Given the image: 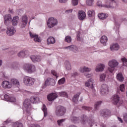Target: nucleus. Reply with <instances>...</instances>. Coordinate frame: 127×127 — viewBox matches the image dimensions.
<instances>
[{"label":"nucleus","instance_id":"f257e3e1","mask_svg":"<svg viewBox=\"0 0 127 127\" xmlns=\"http://www.w3.org/2000/svg\"><path fill=\"white\" fill-rule=\"evenodd\" d=\"M119 95H120V89H118L117 94L112 96V103L114 105L119 104L121 105L124 103V101L120 100V96Z\"/></svg>","mask_w":127,"mask_h":127},{"label":"nucleus","instance_id":"f03ea898","mask_svg":"<svg viewBox=\"0 0 127 127\" xmlns=\"http://www.w3.org/2000/svg\"><path fill=\"white\" fill-rule=\"evenodd\" d=\"M66 113V108L62 106L57 107L55 114L57 117H63Z\"/></svg>","mask_w":127,"mask_h":127},{"label":"nucleus","instance_id":"7ed1b4c3","mask_svg":"<svg viewBox=\"0 0 127 127\" xmlns=\"http://www.w3.org/2000/svg\"><path fill=\"white\" fill-rule=\"evenodd\" d=\"M108 65L110 67L108 68V70L113 73L115 71V68L119 66V62L116 60H112L108 62Z\"/></svg>","mask_w":127,"mask_h":127},{"label":"nucleus","instance_id":"20e7f679","mask_svg":"<svg viewBox=\"0 0 127 127\" xmlns=\"http://www.w3.org/2000/svg\"><path fill=\"white\" fill-rule=\"evenodd\" d=\"M23 83L26 86H32L34 84L35 79L28 76H25L23 78Z\"/></svg>","mask_w":127,"mask_h":127},{"label":"nucleus","instance_id":"39448f33","mask_svg":"<svg viewBox=\"0 0 127 127\" xmlns=\"http://www.w3.org/2000/svg\"><path fill=\"white\" fill-rule=\"evenodd\" d=\"M24 69L27 71V73L31 74L36 71V68L35 65L31 64H28L25 65Z\"/></svg>","mask_w":127,"mask_h":127},{"label":"nucleus","instance_id":"423d86ee","mask_svg":"<svg viewBox=\"0 0 127 127\" xmlns=\"http://www.w3.org/2000/svg\"><path fill=\"white\" fill-rule=\"evenodd\" d=\"M47 24L49 28H52L58 24V21L57 19L51 17L48 20Z\"/></svg>","mask_w":127,"mask_h":127},{"label":"nucleus","instance_id":"0eeeda50","mask_svg":"<svg viewBox=\"0 0 127 127\" xmlns=\"http://www.w3.org/2000/svg\"><path fill=\"white\" fill-rule=\"evenodd\" d=\"M64 49L70 50V51H72L74 53H77V52H79V49L78 48V47H77L75 45H71L70 46L65 47V48H64Z\"/></svg>","mask_w":127,"mask_h":127},{"label":"nucleus","instance_id":"6e6552de","mask_svg":"<svg viewBox=\"0 0 127 127\" xmlns=\"http://www.w3.org/2000/svg\"><path fill=\"white\" fill-rule=\"evenodd\" d=\"M23 105L25 108H26L27 113H29V111H30L31 109V105H30V100L29 99H26L24 101Z\"/></svg>","mask_w":127,"mask_h":127},{"label":"nucleus","instance_id":"1a4fd4ad","mask_svg":"<svg viewBox=\"0 0 127 127\" xmlns=\"http://www.w3.org/2000/svg\"><path fill=\"white\" fill-rule=\"evenodd\" d=\"M30 58L34 63H36V62H40L42 59L41 56L39 55H32L30 57Z\"/></svg>","mask_w":127,"mask_h":127},{"label":"nucleus","instance_id":"9d476101","mask_svg":"<svg viewBox=\"0 0 127 127\" xmlns=\"http://www.w3.org/2000/svg\"><path fill=\"white\" fill-rule=\"evenodd\" d=\"M15 32H16V30L14 27L11 26L7 28L6 34H7L8 36H12V35H14Z\"/></svg>","mask_w":127,"mask_h":127},{"label":"nucleus","instance_id":"9b49d317","mask_svg":"<svg viewBox=\"0 0 127 127\" xmlns=\"http://www.w3.org/2000/svg\"><path fill=\"white\" fill-rule=\"evenodd\" d=\"M87 123V124H91L92 121H91V120L89 119L86 115L82 116L81 120V123L82 124V125H86Z\"/></svg>","mask_w":127,"mask_h":127},{"label":"nucleus","instance_id":"f8f14e48","mask_svg":"<svg viewBox=\"0 0 127 127\" xmlns=\"http://www.w3.org/2000/svg\"><path fill=\"white\" fill-rule=\"evenodd\" d=\"M55 80L53 78H48L45 82V86H55Z\"/></svg>","mask_w":127,"mask_h":127},{"label":"nucleus","instance_id":"ddd939ff","mask_svg":"<svg viewBox=\"0 0 127 127\" xmlns=\"http://www.w3.org/2000/svg\"><path fill=\"white\" fill-rule=\"evenodd\" d=\"M108 92H109V86L106 84H103L101 89V93L102 95H105V94H107Z\"/></svg>","mask_w":127,"mask_h":127},{"label":"nucleus","instance_id":"4468645a","mask_svg":"<svg viewBox=\"0 0 127 127\" xmlns=\"http://www.w3.org/2000/svg\"><path fill=\"white\" fill-rule=\"evenodd\" d=\"M105 69V64H99L95 67L96 72H103Z\"/></svg>","mask_w":127,"mask_h":127},{"label":"nucleus","instance_id":"2eb2a0df","mask_svg":"<svg viewBox=\"0 0 127 127\" xmlns=\"http://www.w3.org/2000/svg\"><path fill=\"white\" fill-rule=\"evenodd\" d=\"M101 116L103 117V118H107L111 116V111L109 110H104L101 111L100 113Z\"/></svg>","mask_w":127,"mask_h":127},{"label":"nucleus","instance_id":"dca6fc26","mask_svg":"<svg viewBox=\"0 0 127 127\" xmlns=\"http://www.w3.org/2000/svg\"><path fill=\"white\" fill-rule=\"evenodd\" d=\"M29 34L31 38H34V40L35 42H41V39L38 37V35L33 34L31 32H30Z\"/></svg>","mask_w":127,"mask_h":127},{"label":"nucleus","instance_id":"f3484780","mask_svg":"<svg viewBox=\"0 0 127 127\" xmlns=\"http://www.w3.org/2000/svg\"><path fill=\"white\" fill-rule=\"evenodd\" d=\"M78 19L80 20H83V19H85V18L86 17V13L83 11H79L78 12Z\"/></svg>","mask_w":127,"mask_h":127},{"label":"nucleus","instance_id":"a211bd4d","mask_svg":"<svg viewBox=\"0 0 127 127\" xmlns=\"http://www.w3.org/2000/svg\"><path fill=\"white\" fill-rule=\"evenodd\" d=\"M56 98H57V94L56 93H51L48 96V100L50 101V102L54 101Z\"/></svg>","mask_w":127,"mask_h":127},{"label":"nucleus","instance_id":"6ab92c4d","mask_svg":"<svg viewBox=\"0 0 127 127\" xmlns=\"http://www.w3.org/2000/svg\"><path fill=\"white\" fill-rule=\"evenodd\" d=\"M97 5L98 6H101V7H106V8H114L115 7L112 6L110 5H107V4H102V2L101 1H98L97 3Z\"/></svg>","mask_w":127,"mask_h":127},{"label":"nucleus","instance_id":"aec40b11","mask_svg":"<svg viewBox=\"0 0 127 127\" xmlns=\"http://www.w3.org/2000/svg\"><path fill=\"white\" fill-rule=\"evenodd\" d=\"M55 42H56V40L54 37L52 36H50L47 39L48 45H50V44H54Z\"/></svg>","mask_w":127,"mask_h":127},{"label":"nucleus","instance_id":"412c9836","mask_svg":"<svg viewBox=\"0 0 127 127\" xmlns=\"http://www.w3.org/2000/svg\"><path fill=\"white\" fill-rule=\"evenodd\" d=\"M91 70L92 69L91 68L86 66L81 67L79 69V71L81 73H84V72H91Z\"/></svg>","mask_w":127,"mask_h":127},{"label":"nucleus","instance_id":"4be33fe9","mask_svg":"<svg viewBox=\"0 0 127 127\" xmlns=\"http://www.w3.org/2000/svg\"><path fill=\"white\" fill-rule=\"evenodd\" d=\"M18 20H19V17L17 16H16L13 17L12 19V24L13 26H16L17 23H18Z\"/></svg>","mask_w":127,"mask_h":127},{"label":"nucleus","instance_id":"5701e85b","mask_svg":"<svg viewBox=\"0 0 127 127\" xmlns=\"http://www.w3.org/2000/svg\"><path fill=\"white\" fill-rule=\"evenodd\" d=\"M2 86L3 88H4V89H6V88H11L12 87L11 84H10V83L7 81H3Z\"/></svg>","mask_w":127,"mask_h":127},{"label":"nucleus","instance_id":"b1692460","mask_svg":"<svg viewBox=\"0 0 127 127\" xmlns=\"http://www.w3.org/2000/svg\"><path fill=\"white\" fill-rule=\"evenodd\" d=\"M85 87H89V88L93 89V88H94V86H93V79H89L88 81L85 83Z\"/></svg>","mask_w":127,"mask_h":127},{"label":"nucleus","instance_id":"393cba45","mask_svg":"<svg viewBox=\"0 0 127 127\" xmlns=\"http://www.w3.org/2000/svg\"><path fill=\"white\" fill-rule=\"evenodd\" d=\"M108 42V38L106 36H103L100 39V42L102 44L106 46L107 45V42Z\"/></svg>","mask_w":127,"mask_h":127},{"label":"nucleus","instance_id":"a878e982","mask_svg":"<svg viewBox=\"0 0 127 127\" xmlns=\"http://www.w3.org/2000/svg\"><path fill=\"white\" fill-rule=\"evenodd\" d=\"M110 49L111 51H113V50L118 51L120 49V46L118 44H113L111 46Z\"/></svg>","mask_w":127,"mask_h":127},{"label":"nucleus","instance_id":"bb28decb","mask_svg":"<svg viewBox=\"0 0 127 127\" xmlns=\"http://www.w3.org/2000/svg\"><path fill=\"white\" fill-rule=\"evenodd\" d=\"M80 94L81 93L80 92H78L75 95H74L72 98V102L75 103V104H77V103H78V98Z\"/></svg>","mask_w":127,"mask_h":127},{"label":"nucleus","instance_id":"cd10ccee","mask_svg":"<svg viewBox=\"0 0 127 127\" xmlns=\"http://www.w3.org/2000/svg\"><path fill=\"white\" fill-rule=\"evenodd\" d=\"M98 16L100 19H106L108 16V14H105L104 13H100L98 14Z\"/></svg>","mask_w":127,"mask_h":127},{"label":"nucleus","instance_id":"c85d7f7f","mask_svg":"<svg viewBox=\"0 0 127 127\" xmlns=\"http://www.w3.org/2000/svg\"><path fill=\"white\" fill-rule=\"evenodd\" d=\"M65 67L66 70H67V71H70V70L72 69V67L71 66V64L70 63V62L68 61H65Z\"/></svg>","mask_w":127,"mask_h":127},{"label":"nucleus","instance_id":"c756f323","mask_svg":"<svg viewBox=\"0 0 127 127\" xmlns=\"http://www.w3.org/2000/svg\"><path fill=\"white\" fill-rule=\"evenodd\" d=\"M30 102H32V104H35V103H37L39 102V98L37 97H32L30 100Z\"/></svg>","mask_w":127,"mask_h":127},{"label":"nucleus","instance_id":"7c9ffc66","mask_svg":"<svg viewBox=\"0 0 127 127\" xmlns=\"http://www.w3.org/2000/svg\"><path fill=\"white\" fill-rule=\"evenodd\" d=\"M11 82L13 85H15V86H16L17 87L19 86V81L16 79L13 78L11 79Z\"/></svg>","mask_w":127,"mask_h":127},{"label":"nucleus","instance_id":"2f4dec72","mask_svg":"<svg viewBox=\"0 0 127 127\" xmlns=\"http://www.w3.org/2000/svg\"><path fill=\"white\" fill-rule=\"evenodd\" d=\"M102 104V101H98L95 103L94 105V111H98L99 110V108H100V106H101V104Z\"/></svg>","mask_w":127,"mask_h":127},{"label":"nucleus","instance_id":"473e14b6","mask_svg":"<svg viewBox=\"0 0 127 127\" xmlns=\"http://www.w3.org/2000/svg\"><path fill=\"white\" fill-rule=\"evenodd\" d=\"M18 56L20 58H24V57L26 56V52L24 51H21L18 54Z\"/></svg>","mask_w":127,"mask_h":127},{"label":"nucleus","instance_id":"72a5a7b5","mask_svg":"<svg viewBox=\"0 0 127 127\" xmlns=\"http://www.w3.org/2000/svg\"><path fill=\"white\" fill-rule=\"evenodd\" d=\"M117 78L120 82H123L124 81V76L121 73H119L117 75Z\"/></svg>","mask_w":127,"mask_h":127},{"label":"nucleus","instance_id":"f704fd0d","mask_svg":"<svg viewBox=\"0 0 127 127\" xmlns=\"http://www.w3.org/2000/svg\"><path fill=\"white\" fill-rule=\"evenodd\" d=\"M4 18L5 20L4 23H6V21H8L12 19V18H11V15L10 14L5 15L4 17Z\"/></svg>","mask_w":127,"mask_h":127},{"label":"nucleus","instance_id":"c9c22d12","mask_svg":"<svg viewBox=\"0 0 127 127\" xmlns=\"http://www.w3.org/2000/svg\"><path fill=\"white\" fill-rule=\"evenodd\" d=\"M18 66V63L14 62L10 64V68L11 69H16Z\"/></svg>","mask_w":127,"mask_h":127},{"label":"nucleus","instance_id":"e433bc0d","mask_svg":"<svg viewBox=\"0 0 127 127\" xmlns=\"http://www.w3.org/2000/svg\"><path fill=\"white\" fill-rule=\"evenodd\" d=\"M70 120L72 123L76 124V123L79 122V118H77L76 117H71L70 118Z\"/></svg>","mask_w":127,"mask_h":127},{"label":"nucleus","instance_id":"4c0bfd02","mask_svg":"<svg viewBox=\"0 0 127 127\" xmlns=\"http://www.w3.org/2000/svg\"><path fill=\"white\" fill-rule=\"evenodd\" d=\"M64 41L67 43H71L72 42V38L70 36H67L65 37Z\"/></svg>","mask_w":127,"mask_h":127},{"label":"nucleus","instance_id":"58836bf2","mask_svg":"<svg viewBox=\"0 0 127 127\" xmlns=\"http://www.w3.org/2000/svg\"><path fill=\"white\" fill-rule=\"evenodd\" d=\"M42 110L44 114V117H46L47 116V108H46V106L45 104H43Z\"/></svg>","mask_w":127,"mask_h":127},{"label":"nucleus","instance_id":"ea45409f","mask_svg":"<svg viewBox=\"0 0 127 127\" xmlns=\"http://www.w3.org/2000/svg\"><path fill=\"white\" fill-rule=\"evenodd\" d=\"M12 127H23V125H22V123L17 122L15 123H14Z\"/></svg>","mask_w":127,"mask_h":127},{"label":"nucleus","instance_id":"a19ab883","mask_svg":"<svg viewBox=\"0 0 127 127\" xmlns=\"http://www.w3.org/2000/svg\"><path fill=\"white\" fill-rule=\"evenodd\" d=\"M95 0H86V3L87 5L89 6H92L94 4V1Z\"/></svg>","mask_w":127,"mask_h":127},{"label":"nucleus","instance_id":"79ce46f5","mask_svg":"<svg viewBox=\"0 0 127 127\" xmlns=\"http://www.w3.org/2000/svg\"><path fill=\"white\" fill-rule=\"evenodd\" d=\"M21 21L26 23H27V22H28L27 16L26 15L22 16Z\"/></svg>","mask_w":127,"mask_h":127},{"label":"nucleus","instance_id":"37998d69","mask_svg":"<svg viewBox=\"0 0 127 127\" xmlns=\"http://www.w3.org/2000/svg\"><path fill=\"white\" fill-rule=\"evenodd\" d=\"M88 16H89V17H92V16H95V11L89 10L88 11Z\"/></svg>","mask_w":127,"mask_h":127},{"label":"nucleus","instance_id":"c03bdc74","mask_svg":"<svg viewBox=\"0 0 127 127\" xmlns=\"http://www.w3.org/2000/svg\"><path fill=\"white\" fill-rule=\"evenodd\" d=\"M79 4V0H71V4L73 6H76Z\"/></svg>","mask_w":127,"mask_h":127},{"label":"nucleus","instance_id":"a18cd8bd","mask_svg":"<svg viewBox=\"0 0 127 127\" xmlns=\"http://www.w3.org/2000/svg\"><path fill=\"white\" fill-rule=\"evenodd\" d=\"M65 119H61V120H59L57 121V124L58 125V126H63V123H64V122H65Z\"/></svg>","mask_w":127,"mask_h":127},{"label":"nucleus","instance_id":"49530a36","mask_svg":"<svg viewBox=\"0 0 127 127\" xmlns=\"http://www.w3.org/2000/svg\"><path fill=\"white\" fill-rule=\"evenodd\" d=\"M51 73H52V75H53V76L56 77V78L57 79V78H58V77H59V74H58V73H57V72H56V71H55L54 70H52Z\"/></svg>","mask_w":127,"mask_h":127},{"label":"nucleus","instance_id":"de8ad7c7","mask_svg":"<svg viewBox=\"0 0 127 127\" xmlns=\"http://www.w3.org/2000/svg\"><path fill=\"white\" fill-rule=\"evenodd\" d=\"M59 95L61 97H68V94H67V93L64 91L59 92Z\"/></svg>","mask_w":127,"mask_h":127},{"label":"nucleus","instance_id":"09e8293b","mask_svg":"<svg viewBox=\"0 0 127 127\" xmlns=\"http://www.w3.org/2000/svg\"><path fill=\"white\" fill-rule=\"evenodd\" d=\"M121 61H122L124 66H127V59L125 57L122 58L121 59Z\"/></svg>","mask_w":127,"mask_h":127},{"label":"nucleus","instance_id":"8fccbe9b","mask_svg":"<svg viewBox=\"0 0 127 127\" xmlns=\"http://www.w3.org/2000/svg\"><path fill=\"white\" fill-rule=\"evenodd\" d=\"M65 83V78L63 77L62 79H60L58 81L59 85H62Z\"/></svg>","mask_w":127,"mask_h":127},{"label":"nucleus","instance_id":"3c124183","mask_svg":"<svg viewBox=\"0 0 127 127\" xmlns=\"http://www.w3.org/2000/svg\"><path fill=\"white\" fill-rule=\"evenodd\" d=\"M106 78V74H102L100 76V80L101 82H103V81H105V79Z\"/></svg>","mask_w":127,"mask_h":127},{"label":"nucleus","instance_id":"603ef678","mask_svg":"<svg viewBox=\"0 0 127 127\" xmlns=\"http://www.w3.org/2000/svg\"><path fill=\"white\" fill-rule=\"evenodd\" d=\"M4 98L5 101H6L7 102H9L10 96H9V95H8L7 94H5L4 95Z\"/></svg>","mask_w":127,"mask_h":127},{"label":"nucleus","instance_id":"864d4df0","mask_svg":"<svg viewBox=\"0 0 127 127\" xmlns=\"http://www.w3.org/2000/svg\"><path fill=\"white\" fill-rule=\"evenodd\" d=\"M82 109H83V110H86V111H92V110H93V108L92 107H87V106H82Z\"/></svg>","mask_w":127,"mask_h":127},{"label":"nucleus","instance_id":"5fc2aeb1","mask_svg":"<svg viewBox=\"0 0 127 127\" xmlns=\"http://www.w3.org/2000/svg\"><path fill=\"white\" fill-rule=\"evenodd\" d=\"M26 24H27V23H25L21 21V23H20V26L21 28H24V27L26 26Z\"/></svg>","mask_w":127,"mask_h":127},{"label":"nucleus","instance_id":"6e6d98bb","mask_svg":"<svg viewBox=\"0 0 127 127\" xmlns=\"http://www.w3.org/2000/svg\"><path fill=\"white\" fill-rule=\"evenodd\" d=\"M120 91L124 92L125 91V84H121L120 86Z\"/></svg>","mask_w":127,"mask_h":127},{"label":"nucleus","instance_id":"4d7b16f0","mask_svg":"<svg viewBox=\"0 0 127 127\" xmlns=\"http://www.w3.org/2000/svg\"><path fill=\"white\" fill-rule=\"evenodd\" d=\"M9 102H16V99L13 97H10Z\"/></svg>","mask_w":127,"mask_h":127},{"label":"nucleus","instance_id":"13d9d810","mask_svg":"<svg viewBox=\"0 0 127 127\" xmlns=\"http://www.w3.org/2000/svg\"><path fill=\"white\" fill-rule=\"evenodd\" d=\"M123 119L126 123H127V113H125L123 115Z\"/></svg>","mask_w":127,"mask_h":127},{"label":"nucleus","instance_id":"bf43d9fd","mask_svg":"<svg viewBox=\"0 0 127 127\" xmlns=\"http://www.w3.org/2000/svg\"><path fill=\"white\" fill-rule=\"evenodd\" d=\"M18 15H21L22 14H23V10H22V9H19L18 10Z\"/></svg>","mask_w":127,"mask_h":127},{"label":"nucleus","instance_id":"052dcab7","mask_svg":"<svg viewBox=\"0 0 127 127\" xmlns=\"http://www.w3.org/2000/svg\"><path fill=\"white\" fill-rule=\"evenodd\" d=\"M30 127H41L40 126L37 124H32L30 125Z\"/></svg>","mask_w":127,"mask_h":127},{"label":"nucleus","instance_id":"680f3d73","mask_svg":"<svg viewBox=\"0 0 127 127\" xmlns=\"http://www.w3.org/2000/svg\"><path fill=\"white\" fill-rule=\"evenodd\" d=\"M68 1V0H59V2H61V3H66Z\"/></svg>","mask_w":127,"mask_h":127},{"label":"nucleus","instance_id":"e2e57ef3","mask_svg":"<svg viewBox=\"0 0 127 127\" xmlns=\"http://www.w3.org/2000/svg\"><path fill=\"white\" fill-rule=\"evenodd\" d=\"M84 75L86 76V78H90V77H91V74L87 73H85L84 74Z\"/></svg>","mask_w":127,"mask_h":127},{"label":"nucleus","instance_id":"0e129e2a","mask_svg":"<svg viewBox=\"0 0 127 127\" xmlns=\"http://www.w3.org/2000/svg\"><path fill=\"white\" fill-rule=\"evenodd\" d=\"M77 40L78 41H80V40H81V38L80 37V33H78L77 34Z\"/></svg>","mask_w":127,"mask_h":127},{"label":"nucleus","instance_id":"69168bd1","mask_svg":"<svg viewBox=\"0 0 127 127\" xmlns=\"http://www.w3.org/2000/svg\"><path fill=\"white\" fill-rule=\"evenodd\" d=\"M72 11H73V10L69 9V10H66L65 11V12H66V13H71V12H72Z\"/></svg>","mask_w":127,"mask_h":127},{"label":"nucleus","instance_id":"338daca9","mask_svg":"<svg viewBox=\"0 0 127 127\" xmlns=\"http://www.w3.org/2000/svg\"><path fill=\"white\" fill-rule=\"evenodd\" d=\"M100 126L101 127H107V126L104 123H101Z\"/></svg>","mask_w":127,"mask_h":127},{"label":"nucleus","instance_id":"774afa93","mask_svg":"<svg viewBox=\"0 0 127 127\" xmlns=\"http://www.w3.org/2000/svg\"><path fill=\"white\" fill-rule=\"evenodd\" d=\"M8 123H10V121L7 120V121L4 122L3 125H7V124H8Z\"/></svg>","mask_w":127,"mask_h":127}]
</instances>
